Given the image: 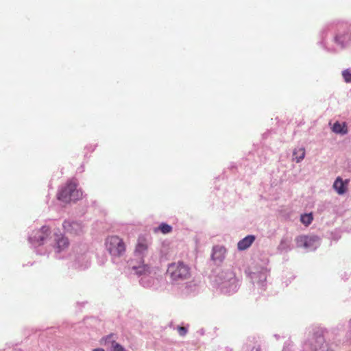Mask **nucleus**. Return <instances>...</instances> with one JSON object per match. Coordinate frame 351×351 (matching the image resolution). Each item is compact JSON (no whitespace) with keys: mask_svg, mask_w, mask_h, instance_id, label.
I'll return each mask as SVG.
<instances>
[{"mask_svg":"<svg viewBox=\"0 0 351 351\" xmlns=\"http://www.w3.org/2000/svg\"><path fill=\"white\" fill-rule=\"evenodd\" d=\"M77 182L72 179L65 184L58 192L57 198L58 200L68 204L75 202L82 199L83 193L80 189H77Z\"/></svg>","mask_w":351,"mask_h":351,"instance_id":"1","label":"nucleus"},{"mask_svg":"<svg viewBox=\"0 0 351 351\" xmlns=\"http://www.w3.org/2000/svg\"><path fill=\"white\" fill-rule=\"evenodd\" d=\"M149 242L145 237H139L136 245L134 254L140 258V265L138 266L132 265V267L138 274H145L148 271L149 267L144 264L143 257L145 256L148 251Z\"/></svg>","mask_w":351,"mask_h":351,"instance_id":"2","label":"nucleus"},{"mask_svg":"<svg viewBox=\"0 0 351 351\" xmlns=\"http://www.w3.org/2000/svg\"><path fill=\"white\" fill-rule=\"evenodd\" d=\"M190 267L182 261L169 265L167 274L173 281L184 280L191 276Z\"/></svg>","mask_w":351,"mask_h":351,"instance_id":"3","label":"nucleus"},{"mask_svg":"<svg viewBox=\"0 0 351 351\" xmlns=\"http://www.w3.org/2000/svg\"><path fill=\"white\" fill-rule=\"evenodd\" d=\"M105 245L107 251L112 257H120L124 254L126 247L121 238L116 235L106 239Z\"/></svg>","mask_w":351,"mask_h":351,"instance_id":"4","label":"nucleus"},{"mask_svg":"<svg viewBox=\"0 0 351 351\" xmlns=\"http://www.w3.org/2000/svg\"><path fill=\"white\" fill-rule=\"evenodd\" d=\"M63 228L66 233L73 236H80L84 233V226L76 221H65Z\"/></svg>","mask_w":351,"mask_h":351,"instance_id":"5","label":"nucleus"},{"mask_svg":"<svg viewBox=\"0 0 351 351\" xmlns=\"http://www.w3.org/2000/svg\"><path fill=\"white\" fill-rule=\"evenodd\" d=\"M50 230L49 227L43 226L40 230L35 232L31 239L33 242L41 245L49 237Z\"/></svg>","mask_w":351,"mask_h":351,"instance_id":"6","label":"nucleus"},{"mask_svg":"<svg viewBox=\"0 0 351 351\" xmlns=\"http://www.w3.org/2000/svg\"><path fill=\"white\" fill-rule=\"evenodd\" d=\"M114 335L110 334L105 337H103L101 340V343L104 345L110 343L112 351H125L124 348L121 345L117 343L114 339H112Z\"/></svg>","mask_w":351,"mask_h":351,"instance_id":"7","label":"nucleus"},{"mask_svg":"<svg viewBox=\"0 0 351 351\" xmlns=\"http://www.w3.org/2000/svg\"><path fill=\"white\" fill-rule=\"evenodd\" d=\"M348 182V180L343 181L341 178L337 177L333 184V189L339 195H343L347 191Z\"/></svg>","mask_w":351,"mask_h":351,"instance_id":"8","label":"nucleus"},{"mask_svg":"<svg viewBox=\"0 0 351 351\" xmlns=\"http://www.w3.org/2000/svg\"><path fill=\"white\" fill-rule=\"evenodd\" d=\"M56 247L58 252H61L66 249L69 245V240L64 236L60 234L56 235L55 238Z\"/></svg>","mask_w":351,"mask_h":351,"instance_id":"9","label":"nucleus"},{"mask_svg":"<svg viewBox=\"0 0 351 351\" xmlns=\"http://www.w3.org/2000/svg\"><path fill=\"white\" fill-rule=\"evenodd\" d=\"M255 240V237L253 235H248L239 241L237 247L239 250H245L247 249Z\"/></svg>","mask_w":351,"mask_h":351,"instance_id":"10","label":"nucleus"},{"mask_svg":"<svg viewBox=\"0 0 351 351\" xmlns=\"http://www.w3.org/2000/svg\"><path fill=\"white\" fill-rule=\"evenodd\" d=\"M226 250L224 247L216 246L213 247L212 258L214 261H222L225 258Z\"/></svg>","mask_w":351,"mask_h":351,"instance_id":"11","label":"nucleus"},{"mask_svg":"<svg viewBox=\"0 0 351 351\" xmlns=\"http://www.w3.org/2000/svg\"><path fill=\"white\" fill-rule=\"evenodd\" d=\"M317 241V237H306L303 236L300 237L298 239V243H301L300 246L308 249L313 246V243Z\"/></svg>","mask_w":351,"mask_h":351,"instance_id":"12","label":"nucleus"},{"mask_svg":"<svg viewBox=\"0 0 351 351\" xmlns=\"http://www.w3.org/2000/svg\"><path fill=\"white\" fill-rule=\"evenodd\" d=\"M335 40L342 46L351 40V32L348 29L346 32L339 33L335 36Z\"/></svg>","mask_w":351,"mask_h":351,"instance_id":"13","label":"nucleus"},{"mask_svg":"<svg viewBox=\"0 0 351 351\" xmlns=\"http://www.w3.org/2000/svg\"><path fill=\"white\" fill-rule=\"evenodd\" d=\"M332 130L336 134H346L348 132L347 125L346 123H340L337 121L334 123L332 128Z\"/></svg>","mask_w":351,"mask_h":351,"instance_id":"14","label":"nucleus"},{"mask_svg":"<svg viewBox=\"0 0 351 351\" xmlns=\"http://www.w3.org/2000/svg\"><path fill=\"white\" fill-rule=\"evenodd\" d=\"M293 155L294 156L293 160H295L296 162H300L305 156V149L304 147L295 149Z\"/></svg>","mask_w":351,"mask_h":351,"instance_id":"15","label":"nucleus"},{"mask_svg":"<svg viewBox=\"0 0 351 351\" xmlns=\"http://www.w3.org/2000/svg\"><path fill=\"white\" fill-rule=\"evenodd\" d=\"M160 231L162 234H168L172 231V227L167 223H162L158 228L154 229V232Z\"/></svg>","mask_w":351,"mask_h":351,"instance_id":"16","label":"nucleus"},{"mask_svg":"<svg viewBox=\"0 0 351 351\" xmlns=\"http://www.w3.org/2000/svg\"><path fill=\"white\" fill-rule=\"evenodd\" d=\"M313 215L311 213L309 214H304L301 215L300 221L301 222L304 224L306 226H308L313 221Z\"/></svg>","mask_w":351,"mask_h":351,"instance_id":"17","label":"nucleus"},{"mask_svg":"<svg viewBox=\"0 0 351 351\" xmlns=\"http://www.w3.org/2000/svg\"><path fill=\"white\" fill-rule=\"evenodd\" d=\"M342 76L346 83H351V71L350 69L343 71Z\"/></svg>","mask_w":351,"mask_h":351,"instance_id":"18","label":"nucleus"},{"mask_svg":"<svg viewBox=\"0 0 351 351\" xmlns=\"http://www.w3.org/2000/svg\"><path fill=\"white\" fill-rule=\"evenodd\" d=\"M178 332L179 335L182 337L185 336L188 332V330L184 326H178Z\"/></svg>","mask_w":351,"mask_h":351,"instance_id":"19","label":"nucleus"},{"mask_svg":"<svg viewBox=\"0 0 351 351\" xmlns=\"http://www.w3.org/2000/svg\"><path fill=\"white\" fill-rule=\"evenodd\" d=\"M287 247V241L285 239H282L278 246V249L279 250H285Z\"/></svg>","mask_w":351,"mask_h":351,"instance_id":"20","label":"nucleus"},{"mask_svg":"<svg viewBox=\"0 0 351 351\" xmlns=\"http://www.w3.org/2000/svg\"><path fill=\"white\" fill-rule=\"evenodd\" d=\"M317 343L323 344L324 343V339L322 337H319L317 340Z\"/></svg>","mask_w":351,"mask_h":351,"instance_id":"21","label":"nucleus"},{"mask_svg":"<svg viewBox=\"0 0 351 351\" xmlns=\"http://www.w3.org/2000/svg\"><path fill=\"white\" fill-rule=\"evenodd\" d=\"M252 351H261V349L259 348V346L258 347H254L252 350Z\"/></svg>","mask_w":351,"mask_h":351,"instance_id":"22","label":"nucleus"},{"mask_svg":"<svg viewBox=\"0 0 351 351\" xmlns=\"http://www.w3.org/2000/svg\"><path fill=\"white\" fill-rule=\"evenodd\" d=\"M92 351H105L103 348L93 349Z\"/></svg>","mask_w":351,"mask_h":351,"instance_id":"23","label":"nucleus"},{"mask_svg":"<svg viewBox=\"0 0 351 351\" xmlns=\"http://www.w3.org/2000/svg\"><path fill=\"white\" fill-rule=\"evenodd\" d=\"M350 322H351V320H350Z\"/></svg>","mask_w":351,"mask_h":351,"instance_id":"24","label":"nucleus"}]
</instances>
